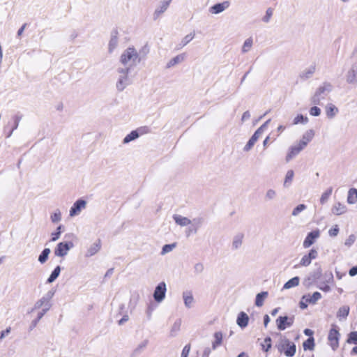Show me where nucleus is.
Masks as SVG:
<instances>
[{"mask_svg": "<svg viewBox=\"0 0 357 357\" xmlns=\"http://www.w3.org/2000/svg\"><path fill=\"white\" fill-rule=\"evenodd\" d=\"M181 324H182V321H181V319H176L174 322V324L172 325V326L170 328V331H169V336L170 337H176L178 334V333L181 330Z\"/></svg>", "mask_w": 357, "mask_h": 357, "instance_id": "nucleus-31", "label": "nucleus"}, {"mask_svg": "<svg viewBox=\"0 0 357 357\" xmlns=\"http://www.w3.org/2000/svg\"><path fill=\"white\" fill-rule=\"evenodd\" d=\"M61 272V267L59 266H57L54 268V269L51 273L50 277L48 278L47 282V283H52L54 281L56 280V279L59 277Z\"/></svg>", "mask_w": 357, "mask_h": 357, "instance_id": "nucleus-42", "label": "nucleus"}, {"mask_svg": "<svg viewBox=\"0 0 357 357\" xmlns=\"http://www.w3.org/2000/svg\"><path fill=\"white\" fill-rule=\"evenodd\" d=\"M349 344H357V331L351 332L347 340Z\"/></svg>", "mask_w": 357, "mask_h": 357, "instance_id": "nucleus-51", "label": "nucleus"}, {"mask_svg": "<svg viewBox=\"0 0 357 357\" xmlns=\"http://www.w3.org/2000/svg\"><path fill=\"white\" fill-rule=\"evenodd\" d=\"M190 351V345L186 344L182 350L181 357H188Z\"/></svg>", "mask_w": 357, "mask_h": 357, "instance_id": "nucleus-59", "label": "nucleus"}, {"mask_svg": "<svg viewBox=\"0 0 357 357\" xmlns=\"http://www.w3.org/2000/svg\"><path fill=\"white\" fill-rule=\"evenodd\" d=\"M321 298V294L318 291L314 292L312 295L306 294L303 296V299L306 301V302H308L310 304L313 305L315 304Z\"/></svg>", "mask_w": 357, "mask_h": 357, "instance_id": "nucleus-29", "label": "nucleus"}, {"mask_svg": "<svg viewBox=\"0 0 357 357\" xmlns=\"http://www.w3.org/2000/svg\"><path fill=\"white\" fill-rule=\"evenodd\" d=\"M271 122V119H268L264 124H262L257 130L261 134L266 130L268 123Z\"/></svg>", "mask_w": 357, "mask_h": 357, "instance_id": "nucleus-64", "label": "nucleus"}, {"mask_svg": "<svg viewBox=\"0 0 357 357\" xmlns=\"http://www.w3.org/2000/svg\"><path fill=\"white\" fill-rule=\"evenodd\" d=\"M303 347L304 350H313L314 348V340L312 337H310L307 340H305Z\"/></svg>", "mask_w": 357, "mask_h": 357, "instance_id": "nucleus-47", "label": "nucleus"}, {"mask_svg": "<svg viewBox=\"0 0 357 357\" xmlns=\"http://www.w3.org/2000/svg\"><path fill=\"white\" fill-rule=\"evenodd\" d=\"M300 278L298 276L294 277L288 280L283 286L282 289H289L296 287L299 284Z\"/></svg>", "mask_w": 357, "mask_h": 357, "instance_id": "nucleus-34", "label": "nucleus"}, {"mask_svg": "<svg viewBox=\"0 0 357 357\" xmlns=\"http://www.w3.org/2000/svg\"><path fill=\"white\" fill-rule=\"evenodd\" d=\"M273 15V9L271 8H268L266 11V15L263 17L262 20L264 22L268 23L269 22L271 16Z\"/></svg>", "mask_w": 357, "mask_h": 357, "instance_id": "nucleus-56", "label": "nucleus"}, {"mask_svg": "<svg viewBox=\"0 0 357 357\" xmlns=\"http://www.w3.org/2000/svg\"><path fill=\"white\" fill-rule=\"evenodd\" d=\"M54 293L55 291L52 289L45 294L35 303L31 312L41 308L42 310L40 312L46 314L52 307L51 301L54 295Z\"/></svg>", "mask_w": 357, "mask_h": 357, "instance_id": "nucleus-3", "label": "nucleus"}, {"mask_svg": "<svg viewBox=\"0 0 357 357\" xmlns=\"http://www.w3.org/2000/svg\"><path fill=\"white\" fill-rule=\"evenodd\" d=\"M87 202L84 199H77L71 206L69 211L70 217L73 218L79 215L82 210L86 207Z\"/></svg>", "mask_w": 357, "mask_h": 357, "instance_id": "nucleus-10", "label": "nucleus"}, {"mask_svg": "<svg viewBox=\"0 0 357 357\" xmlns=\"http://www.w3.org/2000/svg\"><path fill=\"white\" fill-rule=\"evenodd\" d=\"M172 0H160L158 5L156 6L153 17L154 20H158L160 16L167 10Z\"/></svg>", "mask_w": 357, "mask_h": 357, "instance_id": "nucleus-12", "label": "nucleus"}, {"mask_svg": "<svg viewBox=\"0 0 357 357\" xmlns=\"http://www.w3.org/2000/svg\"><path fill=\"white\" fill-rule=\"evenodd\" d=\"M230 6L228 1L214 4L209 8V12L212 14L217 15L227 10Z\"/></svg>", "mask_w": 357, "mask_h": 357, "instance_id": "nucleus-15", "label": "nucleus"}, {"mask_svg": "<svg viewBox=\"0 0 357 357\" xmlns=\"http://www.w3.org/2000/svg\"><path fill=\"white\" fill-rule=\"evenodd\" d=\"M277 347L278 351L287 357H293L296 351V344L285 337L280 339Z\"/></svg>", "mask_w": 357, "mask_h": 357, "instance_id": "nucleus-5", "label": "nucleus"}, {"mask_svg": "<svg viewBox=\"0 0 357 357\" xmlns=\"http://www.w3.org/2000/svg\"><path fill=\"white\" fill-rule=\"evenodd\" d=\"M320 236V231L319 229L313 230L307 234L303 243L304 248H310L315 241Z\"/></svg>", "mask_w": 357, "mask_h": 357, "instance_id": "nucleus-14", "label": "nucleus"}, {"mask_svg": "<svg viewBox=\"0 0 357 357\" xmlns=\"http://www.w3.org/2000/svg\"><path fill=\"white\" fill-rule=\"evenodd\" d=\"M243 238V233L239 232L235 234L232 238L231 249L233 250L239 249L242 246Z\"/></svg>", "mask_w": 357, "mask_h": 357, "instance_id": "nucleus-19", "label": "nucleus"}, {"mask_svg": "<svg viewBox=\"0 0 357 357\" xmlns=\"http://www.w3.org/2000/svg\"><path fill=\"white\" fill-rule=\"evenodd\" d=\"M167 285L165 282H160L155 288L153 296L157 303H160L165 298Z\"/></svg>", "mask_w": 357, "mask_h": 357, "instance_id": "nucleus-8", "label": "nucleus"}, {"mask_svg": "<svg viewBox=\"0 0 357 357\" xmlns=\"http://www.w3.org/2000/svg\"><path fill=\"white\" fill-rule=\"evenodd\" d=\"M315 71L316 65L314 63L311 64L300 73L299 77L303 80L308 79L312 77Z\"/></svg>", "mask_w": 357, "mask_h": 357, "instance_id": "nucleus-17", "label": "nucleus"}, {"mask_svg": "<svg viewBox=\"0 0 357 357\" xmlns=\"http://www.w3.org/2000/svg\"><path fill=\"white\" fill-rule=\"evenodd\" d=\"M173 219L175 221V222L181 227H186L188 225H190L191 223V220H190L187 217H184L178 214L174 215Z\"/></svg>", "mask_w": 357, "mask_h": 357, "instance_id": "nucleus-25", "label": "nucleus"}, {"mask_svg": "<svg viewBox=\"0 0 357 357\" xmlns=\"http://www.w3.org/2000/svg\"><path fill=\"white\" fill-rule=\"evenodd\" d=\"M314 105L310 109L309 113L312 116H319L321 114V109L317 105Z\"/></svg>", "mask_w": 357, "mask_h": 357, "instance_id": "nucleus-54", "label": "nucleus"}, {"mask_svg": "<svg viewBox=\"0 0 357 357\" xmlns=\"http://www.w3.org/2000/svg\"><path fill=\"white\" fill-rule=\"evenodd\" d=\"M303 149H301L297 144L291 146L289 149L288 153L287 154L286 161L289 162L291 159L296 156Z\"/></svg>", "mask_w": 357, "mask_h": 357, "instance_id": "nucleus-26", "label": "nucleus"}, {"mask_svg": "<svg viewBox=\"0 0 357 357\" xmlns=\"http://www.w3.org/2000/svg\"><path fill=\"white\" fill-rule=\"evenodd\" d=\"M60 236L61 234H59V231H54L51 234V238L50 241L55 242L60 238Z\"/></svg>", "mask_w": 357, "mask_h": 357, "instance_id": "nucleus-63", "label": "nucleus"}, {"mask_svg": "<svg viewBox=\"0 0 357 357\" xmlns=\"http://www.w3.org/2000/svg\"><path fill=\"white\" fill-rule=\"evenodd\" d=\"M253 45V38L252 37H249L244 41L242 47H241V52L243 54H245L248 52H250L252 47Z\"/></svg>", "mask_w": 357, "mask_h": 357, "instance_id": "nucleus-39", "label": "nucleus"}, {"mask_svg": "<svg viewBox=\"0 0 357 357\" xmlns=\"http://www.w3.org/2000/svg\"><path fill=\"white\" fill-rule=\"evenodd\" d=\"M332 90L331 84L324 83L319 86L310 98L311 103L315 105H321Z\"/></svg>", "mask_w": 357, "mask_h": 357, "instance_id": "nucleus-4", "label": "nucleus"}, {"mask_svg": "<svg viewBox=\"0 0 357 357\" xmlns=\"http://www.w3.org/2000/svg\"><path fill=\"white\" fill-rule=\"evenodd\" d=\"M120 63L122 68H130V70L141 62V58L137 50L133 47L126 49L120 56Z\"/></svg>", "mask_w": 357, "mask_h": 357, "instance_id": "nucleus-1", "label": "nucleus"}, {"mask_svg": "<svg viewBox=\"0 0 357 357\" xmlns=\"http://www.w3.org/2000/svg\"><path fill=\"white\" fill-rule=\"evenodd\" d=\"M137 132L139 137L143 135L150 132V128L147 126H142L135 130Z\"/></svg>", "mask_w": 357, "mask_h": 357, "instance_id": "nucleus-53", "label": "nucleus"}, {"mask_svg": "<svg viewBox=\"0 0 357 357\" xmlns=\"http://www.w3.org/2000/svg\"><path fill=\"white\" fill-rule=\"evenodd\" d=\"M130 71V68L119 67L116 69L118 77L116 82V89L119 92L123 91L132 84V79L129 75Z\"/></svg>", "mask_w": 357, "mask_h": 357, "instance_id": "nucleus-2", "label": "nucleus"}, {"mask_svg": "<svg viewBox=\"0 0 357 357\" xmlns=\"http://www.w3.org/2000/svg\"><path fill=\"white\" fill-rule=\"evenodd\" d=\"M73 247L74 244L72 241L60 242L54 250V255L58 257H63L68 255L70 250Z\"/></svg>", "mask_w": 357, "mask_h": 357, "instance_id": "nucleus-6", "label": "nucleus"}, {"mask_svg": "<svg viewBox=\"0 0 357 357\" xmlns=\"http://www.w3.org/2000/svg\"><path fill=\"white\" fill-rule=\"evenodd\" d=\"M339 232V227L337 225H335L333 228H331L328 231V234L331 236L335 237L338 234Z\"/></svg>", "mask_w": 357, "mask_h": 357, "instance_id": "nucleus-61", "label": "nucleus"}, {"mask_svg": "<svg viewBox=\"0 0 357 357\" xmlns=\"http://www.w3.org/2000/svg\"><path fill=\"white\" fill-rule=\"evenodd\" d=\"M51 252V250L50 248H45L41 253L40 254L38 257V261L40 264H44L47 261L49 255Z\"/></svg>", "mask_w": 357, "mask_h": 357, "instance_id": "nucleus-45", "label": "nucleus"}, {"mask_svg": "<svg viewBox=\"0 0 357 357\" xmlns=\"http://www.w3.org/2000/svg\"><path fill=\"white\" fill-rule=\"evenodd\" d=\"M249 321V317L248 314L244 312H241L236 319V323L241 328H245L248 326Z\"/></svg>", "mask_w": 357, "mask_h": 357, "instance_id": "nucleus-28", "label": "nucleus"}, {"mask_svg": "<svg viewBox=\"0 0 357 357\" xmlns=\"http://www.w3.org/2000/svg\"><path fill=\"white\" fill-rule=\"evenodd\" d=\"M314 136V131L312 129L307 130L303 135L301 140L304 141L305 143L308 144L311 142Z\"/></svg>", "mask_w": 357, "mask_h": 357, "instance_id": "nucleus-43", "label": "nucleus"}, {"mask_svg": "<svg viewBox=\"0 0 357 357\" xmlns=\"http://www.w3.org/2000/svg\"><path fill=\"white\" fill-rule=\"evenodd\" d=\"M278 193L273 188H268L266 190L264 195V200L266 202H271L276 199Z\"/></svg>", "mask_w": 357, "mask_h": 357, "instance_id": "nucleus-40", "label": "nucleus"}, {"mask_svg": "<svg viewBox=\"0 0 357 357\" xmlns=\"http://www.w3.org/2000/svg\"><path fill=\"white\" fill-rule=\"evenodd\" d=\"M214 341L212 342V349L215 350L222 342V333L220 331L214 333Z\"/></svg>", "mask_w": 357, "mask_h": 357, "instance_id": "nucleus-33", "label": "nucleus"}, {"mask_svg": "<svg viewBox=\"0 0 357 357\" xmlns=\"http://www.w3.org/2000/svg\"><path fill=\"white\" fill-rule=\"evenodd\" d=\"M204 271V265L202 263H197L194 266V271L195 273L199 274L202 273Z\"/></svg>", "mask_w": 357, "mask_h": 357, "instance_id": "nucleus-60", "label": "nucleus"}, {"mask_svg": "<svg viewBox=\"0 0 357 357\" xmlns=\"http://www.w3.org/2000/svg\"><path fill=\"white\" fill-rule=\"evenodd\" d=\"M149 344L148 340H144L142 341L132 351V356H138L139 354H141L147 347Z\"/></svg>", "mask_w": 357, "mask_h": 357, "instance_id": "nucleus-36", "label": "nucleus"}, {"mask_svg": "<svg viewBox=\"0 0 357 357\" xmlns=\"http://www.w3.org/2000/svg\"><path fill=\"white\" fill-rule=\"evenodd\" d=\"M294 176V172L292 169H289L287 172L283 183V186L284 188H289L291 185Z\"/></svg>", "mask_w": 357, "mask_h": 357, "instance_id": "nucleus-37", "label": "nucleus"}, {"mask_svg": "<svg viewBox=\"0 0 357 357\" xmlns=\"http://www.w3.org/2000/svg\"><path fill=\"white\" fill-rule=\"evenodd\" d=\"M186 58L185 54H181L178 55H176L172 59H170L166 66L167 68H171L172 67L176 66V64H178L181 62H183Z\"/></svg>", "mask_w": 357, "mask_h": 357, "instance_id": "nucleus-27", "label": "nucleus"}, {"mask_svg": "<svg viewBox=\"0 0 357 357\" xmlns=\"http://www.w3.org/2000/svg\"><path fill=\"white\" fill-rule=\"evenodd\" d=\"M332 192H333V188L330 187L325 192H324L322 193V195L320 197V199H319L321 204L323 205L328 202L329 197L332 195Z\"/></svg>", "mask_w": 357, "mask_h": 357, "instance_id": "nucleus-41", "label": "nucleus"}, {"mask_svg": "<svg viewBox=\"0 0 357 357\" xmlns=\"http://www.w3.org/2000/svg\"><path fill=\"white\" fill-rule=\"evenodd\" d=\"M318 288L324 292H329L331 291V287L328 285V283L326 282L320 283L318 285Z\"/></svg>", "mask_w": 357, "mask_h": 357, "instance_id": "nucleus-58", "label": "nucleus"}, {"mask_svg": "<svg viewBox=\"0 0 357 357\" xmlns=\"http://www.w3.org/2000/svg\"><path fill=\"white\" fill-rule=\"evenodd\" d=\"M261 135V134L260 132L256 130L255 133L252 135V136L250 137V139L248 140L245 146H244L243 151L245 152H248L250 150H251Z\"/></svg>", "mask_w": 357, "mask_h": 357, "instance_id": "nucleus-22", "label": "nucleus"}, {"mask_svg": "<svg viewBox=\"0 0 357 357\" xmlns=\"http://www.w3.org/2000/svg\"><path fill=\"white\" fill-rule=\"evenodd\" d=\"M331 211L336 215H340L344 214L347 211V208L344 204L337 202L333 206Z\"/></svg>", "mask_w": 357, "mask_h": 357, "instance_id": "nucleus-24", "label": "nucleus"}, {"mask_svg": "<svg viewBox=\"0 0 357 357\" xmlns=\"http://www.w3.org/2000/svg\"><path fill=\"white\" fill-rule=\"evenodd\" d=\"M346 81L350 84H357V60L354 61L346 74Z\"/></svg>", "mask_w": 357, "mask_h": 357, "instance_id": "nucleus-13", "label": "nucleus"}, {"mask_svg": "<svg viewBox=\"0 0 357 357\" xmlns=\"http://www.w3.org/2000/svg\"><path fill=\"white\" fill-rule=\"evenodd\" d=\"M175 247H176V243L166 244L162 247L160 254L162 255H165L172 252Z\"/></svg>", "mask_w": 357, "mask_h": 357, "instance_id": "nucleus-50", "label": "nucleus"}, {"mask_svg": "<svg viewBox=\"0 0 357 357\" xmlns=\"http://www.w3.org/2000/svg\"><path fill=\"white\" fill-rule=\"evenodd\" d=\"M340 337V334L339 331L337 329L336 326H333V328L329 331L328 340L329 342V345L333 351L336 350L339 347Z\"/></svg>", "mask_w": 357, "mask_h": 357, "instance_id": "nucleus-7", "label": "nucleus"}, {"mask_svg": "<svg viewBox=\"0 0 357 357\" xmlns=\"http://www.w3.org/2000/svg\"><path fill=\"white\" fill-rule=\"evenodd\" d=\"M325 110L328 119H333L339 112L338 108L332 103L328 104L326 106Z\"/></svg>", "mask_w": 357, "mask_h": 357, "instance_id": "nucleus-30", "label": "nucleus"}, {"mask_svg": "<svg viewBox=\"0 0 357 357\" xmlns=\"http://www.w3.org/2000/svg\"><path fill=\"white\" fill-rule=\"evenodd\" d=\"M262 349L265 351H268L271 347V337H268L264 339V344H261Z\"/></svg>", "mask_w": 357, "mask_h": 357, "instance_id": "nucleus-55", "label": "nucleus"}, {"mask_svg": "<svg viewBox=\"0 0 357 357\" xmlns=\"http://www.w3.org/2000/svg\"><path fill=\"white\" fill-rule=\"evenodd\" d=\"M45 314H44L43 312H39L38 313L37 318L31 321V325L29 326V331H32L37 326V324L39 322V321L43 318V317Z\"/></svg>", "mask_w": 357, "mask_h": 357, "instance_id": "nucleus-52", "label": "nucleus"}, {"mask_svg": "<svg viewBox=\"0 0 357 357\" xmlns=\"http://www.w3.org/2000/svg\"><path fill=\"white\" fill-rule=\"evenodd\" d=\"M101 248V243L100 240H98L96 242L93 243L90 247L87 249L85 256L86 257H90L95 255L96 253L99 252Z\"/></svg>", "mask_w": 357, "mask_h": 357, "instance_id": "nucleus-20", "label": "nucleus"}, {"mask_svg": "<svg viewBox=\"0 0 357 357\" xmlns=\"http://www.w3.org/2000/svg\"><path fill=\"white\" fill-rule=\"evenodd\" d=\"M294 321V317L280 316L276 319V325L278 330L284 331L287 328L291 327Z\"/></svg>", "mask_w": 357, "mask_h": 357, "instance_id": "nucleus-11", "label": "nucleus"}, {"mask_svg": "<svg viewBox=\"0 0 357 357\" xmlns=\"http://www.w3.org/2000/svg\"><path fill=\"white\" fill-rule=\"evenodd\" d=\"M195 32H191L189 34H187L185 37H183L181 40L176 45V50H179L183 48L185 45H187L190 41L193 40L195 38Z\"/></svg>", "mask_w": 357, "mask_h": 357, "instance_id": "nucleus-23", "label": "nucleus"}, {"mask_svg": "<svg viewBox=\"0 0 357 357\" xmlns=\"http://www.w3.org/2000/svg\"><path fill=\"white\" fill-rule=\"evenodd\" d=\"M13 119H14V124H13V130H15L17 128L18 126H19V123L21 120V116H19V115H15L14 117H13Z\"/></svg>", "mask_w": 357, "mask_h": 357, "instance_id": "nucleus-62", "label": "nucleus"}, {"mask_svg": "<svg viewBox=\"0 0 357 357\" xmlns=\"http://www.w3.org/2000/svg\"><path fill=\"white\" fill-rule=\"evenodd\" d=\"M185 306L190 309L192 307L195 302L192 293L190 291H185L182 294Z\"/></svg>", "mask_w": 357, "mask_h": 357, "instance_id": "nucleus-21", "label": "nucleus"}, {"mask_svg": "<svg viewBox=\"0 0 357 357\" xmlns=\"http://www.w3.org/2000/svg\"><path fill=\"white\" fill-rule=\"evenodd\" d=\"M349 313V307L347 305H344L338 310L337 312V317L339 319L340 321H342L347 317Z\"/></svg>", "mask_w": 357, "mask_h": 357, "instance_id": "nucleus-35", "label": "nucleus"}, {"mask_svg": "<svg viewBox=\"0 0 357 357\" xmlns=\"http://www.w3.org/2000/svg\"><path fill=\"white\" fill-rule=\"evenodd\" d=\"M347 202L349 204L357 203V189L352 188L348 191Z\"/></svg>", "mask_w": 357, "mask_h": 357, "instance_id": "nucleus-32", "label": "nucleus"}, {"mask_svg": "<svg viewBox=\"0 0 357 357\" xmlns=\"http://www.w3.org/2000/svg\"><path fill=\"white\" fill-rule=\"evenodd\" d=\"M324 280L325 281L324 282H326V283H331L333 281V275L332 273V272H326L324 273Z\"/></svg>", "mask_w": 357, "mask_h": 357, "instance_id": "nucleus-57", "label": "nucleus"}, {"mask_svg": "<svg viewBox=\"0 0 357 357\" xmlns=\"http://www.w3.org/2000/svg\"><path fill=\"white\" fill-rule=\"evenodd\" d=\"M119 45V38H118V32L117 31H114L112 32L111 38L109 41L108 44V52L109 53H112Z\"/></svg>", "mask_w": 357, "mask_h": 357, "instance_id": "nucleus-18", "label": "nucleus"}, {"mask_svg": "<svg viewBox=\"0 0 357 357\" xmlns=\"http://www.w3.org/2000/svg\"><path fill=\"white\" fill-rule=\"evenodd\" d=\"M204 223V218L197 217L191 220L190 227L188 229V235L191 233L196 234Z\"/></svg>", "mask_w": 357, "mask_h": 357, "instance_id": "nucleus-16", "label": "nucleus"}, {"mask_svg": "<svg viewBox=\"0 0 357 357\" xmlns=\"http://www.w3.org/2000/svg\"><path fill=\"white\" fill-rule=\"evenodd\" d=\"M318 257V252L316 249H311L307 254L304 255L300 260L298 265L295 266L296 268L299 266H308L312 260L315 259Z\"/></svg>", "mask_w": 357, "mask_h": 357, "instance_id": "nucleus-9", "label": "nucleus"}, {"mask_svg": "<svg viewBox=\"0 0 357 357\" xmlns=\"http://www.w3.org/2000/svg\"><path fill=\"white\" fill-rule=\"evenodd\" d=\"M139 137L137 132L135 130L131 131L129 134H128L124 139H123V144H128L132 141L135 140Z\"/></svg>", "mask_w": 357, "mask_h": 357, "instance_id": "nucleus-44", "label": "nucleus"}, {"mask_svg": "<svg viewBox=\"0 0 357 357\" xmlns=\"http://www.w3.org/2000/svg\"><path fill=\"white\" fill-rule=\"evenodd\" d=\"M268 295V291H261V293L257 294L255 298V305L257 307H261Z\"/></svg>", "mask_w": 357, "mask_h": 357, "instance_id": "nucleus-38", "label": "nucleus"}, {"mask_svg": "<svg viewBox=\"0 0 357 357\" xmlns=\"http://www.w3.org/2000/svg\"><path fill=\"white\" fill-rule=\"evenodd\" d=\"M307 208L306 205L303 204H298L296 207H295L292 211L293 216H298L301 212Z\"/></svg>", "mask_w": 357, "mask_h": 357, "instance_id": "nucleus-49", "label": "nucleus"}, {"mask_svg": "<svg viewBox=\"0 0 357 357\" xmlns=\"http://www.w3.org/2000/svg\"><path fill=\"white\" fill-rule=\"evenodd\" d=\"M51 221L53 223L59 222L61 220V213L59 209H56L50 216Z\"/></svg>", "mask_w": 357, "mask_h": 357, "instance_id": "nucleus-48", "label": "nucleus"}, {"mask_svg": "<svg viewBox=\"0 0 357 357\" xmlns=\"http://www.w3.org/2000/svg\"><path fill=\"white\" fill-rule=\"evenodd\" d=\"M308 123V118L303 114H298L293 120L294 125L298 124H307Z\"/></svg>", "mask_w": 357, "mask_h": 357, "instance_id": "nucleus-46", "label": "nucleus"}]
</instances>
